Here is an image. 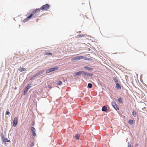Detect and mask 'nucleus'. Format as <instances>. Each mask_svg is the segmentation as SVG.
Masks as SVG:
<instances>
[{
  "mask_svg": "<svg viewBox=\"0 0 147 147\" xmlns=\"http://www.w3.org/2000/svg\"><path fill=\"white\" fill-rule=\"evenodd\" d=\"M30 87L31 86L30 84H28L27 85L26 88V89H27L26 91H28V90L30 88Z\"/></svg>",
  "mask_w": 147,
  "mask_h": 147,
  "instance_id": "25",
  "label": "nucleus"
},
{
  "mask_svg": "<svg viewBox=\"0 0 147 147\" xmlns=\"http://www.w3.org/2000/svg\"><path fill=\"white\" fill-rule=\"evenodd\" d=\"M102 111H104L107 112V107H106L104 106L102 108Z\"/></svg>",
  "mask_w": 147,
  "mask_h": 147,
  "instance_id": "16",
  "label": "nucleus"
},
{
  "mask_svg": "<svg viewBox=\"0 0 147 147\" xmlns=\"http://www.w3.org/2000/svg\"><path fill=\"white\" fill-rule=\"evenodd\" d=\"M62 84V82L60 81H59V82H58V83H57V84L59 85H61Z\"/></svg>",
  "mask_w": 147,
  "mask_h": 147,
  "instance_id": "26",
  "label": "nucleus"
},
{
  "mask_svg": "<svg viewBox=\"0 0 147 147\" xmlns=\"http://www.w3.org/2000/svg\"><path fill=\"white\" fill-rule=\"evenodd\" d=\"M44 72V70L39 71L38 73L36 74V76H38L39 74H42Z\"/></svg>",
  "mask_w": 147,
  "mask_h": 147,
  "instance_id": "15",
  "label": "nucleus"
},
{
  "mask_svg": "<svg viewBox=\"0 0 147 147\" xmlns=\"http://www.w3.org/2000/svg\"><path fill=\"white\" fill-rule=\"evenodd\" d=\"M83 74H84L85 76H91L93 75V74H89L84 71Z\"/></svg>",
  "mask_w": 147,
  "mask_h": 147,
  "instance_id": "12",
  "label": "nucleus"
},
{
  "mask_svg": "<svg viewBox=\"0 0 147 147\" xmlns=\"http://www.w3.org/2000/svg\"><path fill=\"white\" fill-rule=\"evenodd\" d=\"M132 114L134 116V117H135L136 116V112L135 111H133L132 112Z\"/></svg>",
  "mask_w": 147,
  "mask_h": 147,
  "instance_id": "21",
  "label": "nucleus"
},
{
  "mask_svg": "<svg viewBox=\"0 0 147 147\" xmlns=\"http://www.w3.org/2000/svg\"><path fill=\"white\" fill-rule=\"evenodd\" d=\"M113 80L116 83H117L118 82V80L116 78H113Z\"/></svg>",
  "mask_w": 147,
  "mask_h": 147,
  "instance_id": "19",
  "label": "nucleus"
},
{
  "mask_svg": "<svg viewBox=\"0 0 147 147\" xmlns=\"http://www.w3.org/2000/svg\"><path fill=\"white\" fill-rule=\"evenodd\" d=\"M86 60H88V59H86Z\"/></svg>",
  "mask_w": 147,
  "mask_h": 147,
  "instance_id": "32",
  "label": "nucleus"
},
{
  "mask_svg": "<svg viewBox=\"0 0 147 147\" xmlns=\"http://www.w3.org/2000/svg\"><path fill=\"white\" fill-rule=\"evenodd\" d=\"M88 86L89 88H90L92 87V85L91 84L89 83L88 84Z\"/></svg>",
  "mask_w": 147,
  "mask_h": 147,
  "instance_id": "22",
  "label": "nucleus"
},
{
  "mask_svg": "<svg viewBox=\"0 0 147 147\" xmlns=\"http://www.w3.org/2000/svg\"><path fill=\"white\" fill-rule=\"evenodd\" d=\"M44 55H52V53H48V52H46L44 53Z\"/></svg>",
  "mask_w": 147,
  "mask_h": 147,
  "instance_id": "24",
  "label": "nucleus"
},
{
  "mask_svg": "<svg viewBox=\"0 0 147 147\" xmlns=\"http://www.w3.org/2000/svg\"><path fill=\"white\" fill-rule=\"evenodd\" d=\"M83 73H84V71H80L73 73V75L74 76L78 75H80L81 74H83Z\"/></svg>",
  "mask_w": 147,
  "mask_h": 147,
  "instance_id": "11",
  "label": "nucleus"
},
{
  "mask_svg": "<svg viewBox=\"0 0 147 147\" xmlns=\"http://www.w3.org/2000/svg\"><path fill=\"white\" fill-rule=\"evenodd\" d=\"M128 147H131V146L130 144H128Z\"/></svg>",
  "mask_w": 147,
  "mask_h": 147,
  "instance_id": "28",
  "label": "nucleus"
},
{
  "mask_svg": "<svg viewBox=\"0 0 147 147\" xmlns=\"http://www.w3.org/2000/svg\"><path fill=\"white\" fill-rule=\"evenodd\" d=\"M18 119L17 117H15L14 119L13 123L14 127H15L17 125L18 123Z\"/></svg>",
  "mask_w": 147,
  "mask_h": 147,
  "instance_id": "6",
  "label": "nucleus"
},
{
  "mask_svg": "<svg viewBox=\"0 0 147 147\" xmlns=\"http://www.w3.org/2000/svg\"><path fill=\"white\" fill-rule=\"evenodd\" d=\"M36 21H37V22H38V19H37V20H36Z\"/></svg>",
  "mask_w": 147,
  "mask_h": 147,
  "instance_id": "31",
  "label": "nucleus"
},
{
  "mask_svg": "<svg viewBox=\"0 0 147 147\" xmlns=\"http://www.w3.org/2000/svg\"><path fill=\"white\" fill-rule=\"evenodd\" d=\"M5 115H8L9 116H10V113L9 111H7L5 113Z\"/></svg>",
  "mask_w": 147,
  "mask_h": 147,
  "instance_id": "27",
  "label": "nucleus"
},
{
  "mask_svg": "<svg viewBox=\"0 0 147 147\" xmlns=\"http://www.w3.org/2000/svg\"><path fill=\"white\" fill-rule=\"evenodd\" d=\"M118 100L119 103H121L122 102V99L121 98H118Z\"/></svg>",
  "mask_w": 147,
  "mask_h": 147,
  "instance_id": "23",
  "label": "nucleus"
},
{
  "mask_svg": "<svg viewBox=\"0 0 147 147\" xmlns=\"http://www.w3.org/2000/svg\"><path fill=\"white\" fill-rule=\"evenodd\" d=\"M1 137L2 141L4 143L7 142H10V141L8 140L7 138L5 137L4 136L3 134H2L1 135Z\"/></svg>",
  "mask_w": 147,
  "mask_h": 147,
  "instance_id": "3",
  "label": "nucleus"
},
{
  "mask_svg": "<svg viewBox=\"0 0 147 147\" xmlns=\"http://www.w3.org/2000/svg\"><path fill=\"white\" fill-rule=\"evenodd\" d=\"M27 89H26V88L24 92H25V91H26V92H27V91H26Z\"/></svg>",
  "mask_w": 147,
  "mask_h": 147,
  "instance_id": "29",
  "label": "nucleus"
},
{
  "mask_svg": "<svg viewBox=\"0 0 147 147\" xmlns=\"http://www.w3.org/2000/svg\"><path fill=\"white\" fill-rule=\"evenodd\" d=\"M83 56H76L75 57H73L71 59V60L72 61H74L76 60H80L82 59L83 58Z\"/></svg>",
  "mask_w": 147,
  "mask_h": 147,
  "instance_id": "5",
  "label": "nucleus"
},
{
  "mask_svg": "<svg viewBox=\"0 0 147 147\" xmlns=\"http://www.w3.org/2000/svg\"><path fill=\"white\" fill-rule=\"evenodd\" d=\"M18 70L20 71V72H22L25 71L26 70V69H25L24 68H19L18 69Z\"/></svg>",
  "mask_w": 147,
  "mask_h": 147,
  "instance_id": "17",
  "label": "nucleus"
},
{
  "mask_svg": "<svg viewBox=\"0 0 147 147\" xmlns=\"http://www.w3.org/2000/svg\"><path fill=\"white\" fill-rule=\"evenodd\" d=\"M84 68L85 69L87 70L88 71H92L93 70V68L90 67L88 66H85L84 67Z\"/></svg>",
  "mask_w": 147,
  "mask_h": 147,
  "instance_id": "13",
  "label": "nucleus"
},
{
  "mask_svg": "<svg viewBox=\"0 0 147 147\" xmlns=\"http://www.w3.org/2000/svg\"><path fill=\"white\" fill-rule=\"evenodd\" d=\"M112 105L115 110H117V109H119L118 106L115 101H113L112 102Z\"/></svg>",
  "mask_w": 147,
  "mask_h": 147,
  "instance_id": "7",
  "label": "nucleus"
},
{
  "mask_svg": "<svg viewBox=\"0 0 147 147\" xmlns=\"http://www.w3.org/2000/svg\"><path fill=\"white\" fill-rule=\"evenodd\" d=\"M49 8V6L48 4H47L43 5L42 7L40 8V9H42L43 10H47Z\"/></svg>",
  "mask_w": 147,
  "mask_h": 147,
  "instance_id": "8",
  "label": "nucleus"
},
{
  "mask_svg": "<svg viewBox=\"0 0 147 147\" xmlns=\"http://www.w3.org/2000/svg\"><path fill=\"white\" fill-rule=\"evenodd\" d=\"M80 135L79 134H76L75 135V138L76 139L78 140L79 139V138L80 137Z\"/></svg>",
  "mask_w": 147,
  "mask_h": 147,
  "instance_id": "18",
  "label": "nucleus"
},
{
  "mask_svg": "<svg viewBox=\"0 0 147 147\" xmlns=\"http://www.w3.org/2000/svg\"><path fill=\"white\" fill-rule=\"evenodd\" d=\"M34 145V144L33 143L32 144V145H31V146H32Z\"/></svg>",
  "mask_w": 147,
  "mask_h": 147,
  "instance_id": "30",
  "label": "nucleus"
},
{
  "mask_svg": "<svg viewBox=\"0 0 147 147\" xmlns=\"http://www.w3.org/2000/svg\"><path fill=\"white\" fill-rule=\"evenodd\" d=\"M129 123L130 124H132L134 123L133 121L132 120H129L128 121Z\"/></svg>",
  "mask_w": 147,
  "mask_h": 147,
  "instance_id": "20",
  "label": "nucleus"
},
{
  "mask_svg": "<svg viewBox=\"0 0 147 147\" xmlns=\"http://www.w3.org/2000/svg\"><path fill=\"white\" fill-rule=\"evenodd\" d=\"M116 87L118 89L121 90V86L118 83H116Z\"/></svg>",
  "mask_w": 147,
  "mask_h": 147,
  "instance_id": "14",
  "label": "nucleus"
},
{
  "mask_svg": "<svg viewBox=\"0 0 147 147\" xmlns=\"http://www.w3.org/2000/svg\"><path fill=\"white\" fill-rule=\"evenodd\" d=\"M40 11L39 9H36L34 10L32 12L33 18H36L40 14Z\"/></svg>",
  "mask_w": 147,
  "mask_h": 147,
  "instance_id": "1",
  "label": "nucleus"
},
{
  "mask_svg": "<svg viewBox=\"0 0 147 147\" xmlns=\"http://www.w3.org/2000/svg\"><path fill=\"white\" fill-rule=\"evenodd\" d=\"M31 17L33 18V16L32 13H31L29 16L27 17L26 19H24L23 20V22H26L28 21L29 20H30Z\"/></svg>",
  "mask_w": 147,
  "mask_h": 147,
  "instance_id": "10",
  "label": "nucleus"
},
{
  "mask_svg": "<svg viewBox=\"0 0 147 147\" xmlns=\"http://www.w3.org/2000/svg\"><path fill=\"white\" fill-rule=\"evenodd\" d=\"M133 52L134 53L137 54L140 57H144L145 56L143 52H139L136 49L134 50Z\"/></svg>",
  "mask_w": 147,
  "mask_h": 147,
  "instance_id": "2",
  "label": "nucleus"
},
{
  "mask_svg": "<svg viewBox=\"0 0 147 147\" xmlns=\"http://www.w3.org/2000/svg\"><path fill=\"white\" fill-rule=\"evenodd\" d=\"M58 69V67H55L51 68L47 70L46 71V73L47 74L50 73L52 71L57 70V69Z\"/></svg>",
  "mask_w": 147,
  "mask_h": 147,
  "instance_id": "4",
  "label": "nucleus"
},
{
  "mask_svg": "<svg viewBox=\"0 0 147 147\" xmlns=\"http://www.w3.org/2000/svg\"><path fill=\"white\" fill-rule=\"evenodd\" d=\"M31 130L32 131L33 135L35 137L36 136V134L35 132L36 131L35 128L34 127H31Z\"/></svg>",
  "mask_w": 147,
  "mask_h": 147,
  "instance_id": "9",
  "label": "nucleus"
}]
</instances>
